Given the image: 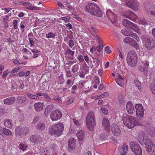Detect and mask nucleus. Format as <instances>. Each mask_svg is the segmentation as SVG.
I'll return each mask as SVG.
<instances>
[{"mask_svg": "<svg viewBox=\"0 0 155 155\" xmlns=\"http://www.w3.org/2000/svg\"><path fill=\"white\" fill-rule=\"evenodd\" d=\"M122 120L124 125L129 128H133L136 125H142V124L140 123L138 120L126 114L123 115Z\"/></svg>", "mask_w": 155, "mask_h": 155, "instance_id": "f257e3e1", "label": "nucleus"}, {"mask_svg": "<svg viewBox=\"0 0 155 155\" xmlns=\"http://www.w3.org/2000/svg\"><path fill=\"white\" fill-rule=\"evenodd\" d=\"M144 137L143 139L145 145L147 152L151 155L155 154V144L153 143L151 140L148 138L147 135L143 133Z\"/></svg>", "mask_w": 155, "mask_h": 155, "instance_id": "f03ea898", "label": "nucleus"}, {"mask_svg": "<svg viewBox=\"0 0 155 155\" xmlns=\"http://www.w3.org/2000/svg\"><path fill=\"white\" fill-rule=\"evenodd\" d=\"M64 128L63 124L61 123H59L51 126L49 128V131L51 135L59 137L62 134Z\"/></svg>", "mask_w": 155, "mask_h": 155, "instance_id": "7ed1b4c3", "label": "nucleus"}, {"mask_svg": "<svg viewBox=\"0 0 155 155\" xmlns=\"http://www.w3.org/2000/svg\"><path fill=\"white\" fill-rule=\"evenodd\" d=\"M85 11L89 12L92 15L100 17L102 15V12L98 5L92 3H89L85 7Z\"/></svg>", "mask_w": 155, "mask_h": 155, "instance_id": "20e7f679", "label": "nucleus"}, {"mask_svg": "<svg viewBox=\"0 0 155 155\" xmlns=\"http://www.w3.org/2000/svg\"><path fill=\"white\" fill-rule=\"evenodd\" d=\"M141 38L143 44L147 49L150 50L154 48L155 40L153 38L143 35Z\"/></svg>", "mask_w": 155, "mask_h": 155, "instance_id": "39448f33", "label": "nucleus"}, {"mask_svg": "<svg viewBox=\"0 0 155 155\" xmlns=\"http://www.w3.org/2000/svg\"><path fill=\"white\" fill-rule=\"evenodd\" d=\"M130 147L132 151L136 155H141L142 151L139 144L131 142L130 143Z\"/></svg>", "mask_w": 155, "mask_h": 155, "instance_id": "423d86ee", "label": "nucleus"}, {"mask_svg": "<svg viewBox=\"0 0 155 155\" xmlns=\"http://www.w3.org/2000/svg\"><path fill=\"white\" fill-rule=\"evenodd\" d=\"M29 132V129L26 127H18L15 129L16 134L20 136H24Z\"/></svg>", "mask_w": 155, "mask_h": 155, "instance_id": "0eeeda50", "label": "nucleus"}, {"mask_svg": "<svg viewBox=\"0 0 155 155\" xmlns=\"http://www.w3.org/2000/svg\"><path fill=\"white\" fill-rule=\"evenodd\" d=\"M62 116L61 112L58 110H56L51 112L50 117L52 121H57L60 119Z\"/></svg>", "mask_w": 155, "mask_h": 155, "instance_id": "6e6552de", "label": "nucleus"}, {"mask_svg": "<svg viewBox=\"0 0 155 155\" xmlns=\"http://www.w3.org/2000/svg\"><path fill=\"white\" fill-rule=\"evenodd\" d=\"M135 108L136 109V114L137 115L143 117L144 109L141 104H137L135 105Z\"/></svg>", "mask_w": 155, "mask_h": 155, "instance_id": "1a4fd4ad", "label": "nucleus"}, {"mask_svg": "<svg viewBox=\"0 0 155 155\" xmlns=\"http://www.w3.org/2000/svg\"><path fill=\"white\" fill-rule=\"evenodd\" d=\"M112 132L114 135L118 136L120 134L121 131L119 127L115 124H112L111 126Z\"/></svg>", "mask_w": 155, "mask_h": 155, "instance_id": "9d476101", "label": "nucleus"}, {"mask_svg": "<svg viewBox=\"0 0 155 155\" xmlns=\"http://www.w3.org/2000/svg\"><path fill=\"white\" fill-rule=\"evenodd\" d=\"M74 51H72L68 47H67L65 50L64 54L66 57L69 58L71 60L74 59Z\"/></svg>", "mask_w": 155, "mask_h": 155, "instance_id": "9b49d317", "label": "nucleus"}, {"mask_svg": "<svg viewBox=\"0 0 155 155\" xmlns=\"http://www.w3.org/2000/svg\"><path fill=\"white\" fill-rule=\"evenodd\" d=\"M102 126L107 132L110 130V123L108 120L105 118H103L102 121Z\"/></svg>", "mask_w": 155, "mask_h": 155, "instance_id": "f8f14e48", "label": "nucleus"}, {"mask_svg": "<svg viewBox=\"0 0 155 155\" xmlns=\"http://www.w3.org/2000/svg\"><path fill=\"white\" fill-rule=\"evenodd\" d=\"M86 125L88 129L93 130L96 126V120H86Z\"/></svg>", "mask_w": 155, "mask_h": 155, "instance_id": "ddd939ff", "label": "nucleus"}, {"mask_svg": "<svg viewBox=\"0 0 155 155\" xmlns=\"http://www.w3.org/2000/svg\"><path fill=\"white\" fill-rule=\"evenodd\" d=\"M123 25L127 28H133L135 26V24L126 19H124L122 22Z\"/></svg>", "mask_w": 155, "mask_h": 155, "instance_id": "4468645a", "label": "nucleus"}, {"mask_svg": "<svg viewBox=\"0 0 155 155\" xmlns=\"http://www.w3.org/2000/svg\"><path fill=\"white\" fill-rule=\"evenodd\" d=\"M126 109L127 112L129 114H132L134 110V107L133 104L130 101L127 102L126 106Z\"/></svg>", "mask_w": 155, "mask_h": 155, "instance_id": "2eb2a0df", "label": "nucleus"}, {"mask_svg": "<svg viewBox=\"0 0 155 155\" xmlns=\"http://www.w3.org/2000/svg\"><path fill=\"white\" fill-rule=\"evenodd\" d=\"M15 101V97H11L5 99L3 101V102L5 104L9 105L12 104Z\"/></svg>", "mask_w": 155, "mask_h": 155, "instance_id": "dca6fc26", "label": "nucleus"}, {"mask_svg": "<svg viewBox=\"0 0 155 155\" xmlns=\"http://www.w3.org/2000/svg\"><path fill=\"white\" fill-rule=\"evenodd\" d=\"M127 61L128 64L131 67H134L136 66L137 62V59H133L132 58H127Z\"/></svg>", "mask_w": 155, "mask_h": 155, "instance_id": "f3484780", "label": "nucleus"}, {"mask_svg": "<svg viewBox=\"0 0 155 155\" xmlns=\"http://www.w3.org/2000/svg\"><path fill=\"white\" fill-rule=\"evenodd\" d=\"M128 149V147L127 145H122L120 150V155H125Z\"/></svg>", "mask_w": 155, "mask_h": 155, "instance_id": "a211bd4d", "label": "nucleus"}, {"mask_svg": "<svg viewBox=\"0 0 155 155\" xmlns=\"http://www.w3.org/2000/svg\"><path fill=\"white\" fill-rule=\"evenodd\" d=\"M127 58H132L133 59H137V56L136 52L134 51H129L127 54Z\"/></svg>", "mask_w": 155, "mask_h": 155, "instance_id": "6ab92c4d", "label": "nucleus"}, {"mask_svg": "<svg viewBox=\"0 0 155 155\" xmlns=\"http://www.w3.org/2000/svg\"><path fill=\"white\" fill-rule=\"evenodd\" d=\"M41 138L38 136L34 135L30 138V141L33 143H36L39 142Z\"/></svg>", "mask_w": 155, "mask_h": 155, "instance_id": "aec40b11", "label": "nucleus"}, {"mask_svg": "<svg viewBox=\"0 0 155 155\" xmlns=\"http://www.w3.org/2000/svg\"><path fill=\"white\" fill-rule=\"evenodd\" d=\"M34 107L37 111H39L41 110L43 108V103L39 102L35 103L34 104Z\"/></svg>", "mask_w": 155, "mask_h": 155, "instance_id": "412c9836", "label": "nucleus"}, {"mask_svg": "<svg viewBox=\"0 0 155 155\" xmlns=\"http://www.w3.org/2000/svg\"><path fill=\"white\" fill-rule=\"evenodd\" d=\"M77 136L79 141H81L84 137V133L83 130H81L77 134Z\"/></svg>", "mask_w": 155, "mask_h": 155, "instance_id": "4be33fe9", "label": "nucleus"}, {"mask_svg": "<svg viewBox=\"0 0 155 155\" xmlns=\"http://www.w3.org/2000/svg\"><path fill=\"white\" fill-rule=\"evenodd\" d=\"M27 100L26 97L24 96H18L17 97L18 102L20 104H22L25 102Z\"/></svg>", "mask_w": 155, "mask_h": 155, "instance_id": "5701e85b", "label": "nucleus"}, {"mask_svg": "<svg viewBox=\"0 0 155 155\" xmlns=\"http://www.w3.org/2000/svg\"><path fill=\"white\" fill-rule=\"evenodd\" d=\"M96 120L94 113L92 111H90L87 114L86 118V120Z\"/></svg>", "mask_w": 155, "mask_h": 155, "instance_id": "b1692460", "label": "nucleus"}, {"mask_svg": "<svg viewBox=\"0 0 155 155\" xmlns=\"http://www.w3.org/2000/svg\"><path fill=\"white\" fill-rule=\"evenodd\" d=\"M69 147L71 149L74 148L75 147V141L72 137L70 138L68 141Z\"/></svg>", "mask_w": 155, "mask_h": 155, "instance_id": "393cba45", "label": "nucleus"}, {"mask_svg": "<svg viewBox=\"0 0 155 155\" xmlns=\"http://www.w3.org/2000/svg\"><path fill=\"white\" fill-rule=\"evenodd\" d=\"M26 95L28 98L34 100H39L40 99V97L38 96H37L36 95H34L31 93H27Z\"/></svg>", "mask_w": 155, "mask_h": 155, "instance_id": "a878e982", "label": "nucleus"}, {"mask_svg": "<svg viewBox=\"0 0 155 155\" xmlns=\"http://www.w3.org/2000/svg\"><path fill=\"white\" fill-rule=\"evenodd\" d=\"M36 128L39 130H43L45 129V125L43 123H38L36 126Z\"/></svg>", "mask_w": 155, "mask_h": 155, "instance_id": "bb28decb", "label": "nucleus"}, {"mask_svg": "<svg viewBox=\"0 0 155 155\" xmlns=\"http://www.w3.org/2000/svg\"><path fill=\"white\" fill-rule=\"evenodd\" d=\"M21 68V67H16L13 69L11 71L10 75L11 77L17 75L16 73L18 72L19 70Z\"/></svg>", "mask_w": 155, "mask_h": 155, "instance_id": "cd10ccee", "label": "nucleus"}, {"mask_svg": "<svg viewBox=\"0 0 155 155\" xmlns=\"http://www.w3.org/2000/svg\"><path fill=\"white\" fill-rule=\"evenodd\" d=\"M57 34L56 32H54L53 31H51L46 35V37L48 38H54L57 36Z\"/></svg>", "mask_w": 155, "mask_h": 155, "instance_id": "c85d7f7f", "label": "nucleus"}, {"mask_svg": "<svg viewBox=\"0 0 155 155\" xmlns=\"http://www.w3.org/2000/svg\"><path fill=\"white\" fill-rule=\"evenodd\" d=\"M129 44L130 45L133 46L134 48L137 49H138L139 48V45L138 44L137 41L133 38H132L130 41Z\"/></svg>", "mask_w": 155, "mask_h": 155, "instance_id": "c756f323", "label": "nucleus"}, {"mask_svg": "<svg viewBox=\"0 0 155 155\" xmlns=\"http://www.w3.org/2000/svg\"><path fill=\"white\" fill-rule=\"evenodd\" d=\"M4 124L5 127L10 128L12 127V124L9 120H5L4 122Z\"/></svg>", "mask_w": 155, "mask_h": 155, "instance_id": "7c9ffc66", "label": "nucleus"}, {"mask_svg": "<svg viewBox=\"0 0 155 155\" xmlns=\"http://www.w3.org/2000/svg\"><path fill=\"white\" fill-rule=\"evenodd\" d=\"M3 135L5 134L6 136H11L12 134L11 131L8 129L3 128Z\"/></svg>", "mask_w": 155, "mask_h": 155, "instance_id": "2f4dec72", "label": "nucleus"}, {"mask_svg": "<svg viewBox=\"0 0 155 155\" xmlns=\"http://www.w3.org/2000/svg\"><path fill=\"white\" fill-rule=\"evenodd\" d=\"M139 69L140 71L141 72H144L145 74H147L148 71L147 68H146V67H145L143 65L141 64L139 67Z\"/></svg>", "mask_w": 155, "mask_h": 155, "instance_id": "473e14b6", "label": "nucleus"}, {"mask_svg": "<svg viewBox=\"0 0 155 155\" xmlns=\"http://www.w3.org/2000/svg\"><path fill=\"white\" fill-rule=\"evenodd\" d=\"M109 94L107 92H104L102 94L97 96L96 99H100L106 97L108 96Z\"/></svg>", "mask_w": 155, "mask_h": 155, "instance_id": "72a5a7b5", "label": "nucleus"}, {"mask_svg": "<svg viewBox=\"0 0 155 155\" xmlns=\"http://www.w3.org/2000/svg\"><path fill=\"white\" fill-rule=\"evenodd\" d=\"M106 13L108 17L110 19H113L115 16V15L109 10L107 11Z\"/></svg>", "mask_w": 155, "mask_h": 155, "instance_id": "f704fd0d", "label": "nucleus"}, {"mask_svg": "<svg viewBox=\"0 0 155 155\" xmlns=\"http://www.w3.org/2000/svg\"><path fill=\"white\" fill-rule=\"evenodd\" d=\"M51 110V106L48 105L46 107L45 110V116L48 115L50 113Z\"/></svg>", "mask_w": 155, "mask_h": 155, "instance_id": "c9c22d12", "label": "nucleus"}, {"mask_svg": "<svg viewBox=\"0 0 155 155\" xmlns=\"http://www.w3.org/2000/svg\"><path fill=\"white\" fill-rule=\"evenodd\" d=\"M18 147L22 151L26 150L27 148V145L23 143H20Z\"/></svg>", "mask_w": 155, "mask_h": 155, "instance_id": "e433bc0d", "label": "nucleus"}, {"mask_svg": "<svg viewBox=\"0 0 155 155\" xmlns=\"http://www.w3.org/2000/svg\"><path fill=\"white\" fill-rule=\"evenodd\" d=\"M142 64L145 67H146V68H148L149 66V62L147 60H144L143 59H142Z\"/></svg>", "mask_w": 155, "mask_h": 155, "instance_id": "4c0bfd02", "label": "nucleus"}, {"mask_svg": "<svg viewBox=\"0 0 155 155\" xmlns=\"http://www.w3.org/2000/svg\"><path fill=\"white\" fill-rule=\"evenodd\" d=\"M77 89L78 87L76 85H73L71 87V93L73 94H76L77 93L76 91L77 90Z\"/></svg>", "mask_w": 155, "mask_h": 155, "instance_id": "58836bf2", "label": "nucleus"}, {"mask_svg": "<svg viewBox=\"0 0 155 155\" xmlns=\"http://www.w3.org/2000/svg\"><path fill=\"white\" fill-rule=\"evenodd\" d=\"M134 82L136 87H137L138 89L139 90L141 89V86L140 82L138 80H136L134 81Z\"/></svg>", "mask_w": 155, "mask_h": 155, "instance_id": "ea45409f", "label": "nucleus"}, {"mask_svg": "<svg viewBox=\"0 0 155 155\" xmlns=\"http://www.w3.org/2000/svg\"><path fill=\"white\" fill-rule=\"evenodd\" d=\"M148 132L152 136L155 135V128L152 127H150L149 128Z\"/></svg>", "mask_w": 155, "mask_h": 155, "instance_id": "a19ab883", "label": "nucleus"}, {"mask_svg": "<svg viewBox=\"0 0 155 155\" xmlns=\"http://www.w3.org/2000/svg\"><path fill=\"white\" fill-rule=\"evenodd\" d=\"M78 66L77 64H75L72 67V71L74 73L78 71Z\"/></svg>", "mask_w": 155, "mask_h": 155, "instance_id": "79ce46f5", "label": "nucleus"}, {"mask_svg": "<svg viewBox=\"0 0 155 155\" xmlns=\"http://www.w3.org/2000/svg\"><path fill=\"white\" fill-rule=\"evenodd\" d=\"M115 81L117 84L120 86L123 87L124 86V84L123 82L121 81L120 79L118 78H116L115 79Z\"/></svg>", "mask_w": 155, "mask_h": 155, "instance_id": "37998d69", "label": "nucleus"}, {"mask_svg": "<svg viewBox=\"0 0 155 155\" xmlns=\"http://www.w3.org/2000/svg\"><path fill=\"white\" fill-rule=\"evenodd\" d=\"M101 110L102 112L105 115H107L108 114L107 109L104 107H101Z\"/></svg>", "mask_w": 155, "mask_h": 155, "instance_id": "c03bdc74", "label": "nucleus"}, {"mask_svg": "<svg viewBox=\"0 0 155 155\" xmlns=\"http://www.w3.org/2000/svg\"><path fill=\"white\" fill-rule=\"evenodd\" d=\"M121 33L125 36H130V33L126 29H123L121 31Z\"/></svg>", "mask_w": 155, "mask_h": 155, "instance_id": "a18cd8bd", "label": "nucleus"}, {"mask_svg": "<svg viewBox=\"0 0 155 155\" xmlns=\"http://www.w3.org/2000/svg\"><path fill=\"white\" fill-rule=\"evenodd\" d=\"M14 29V30L17 29V25L18 24V20L16 19L14 20L13 21Z\"/></svg>", "mask_w": 155, "mask_h": 155, "instance_id": "49530a36", "label": "nucleus"}, {"mask_svg": "<svg viewBox=\"0 0 155 155\" xmlns=\"http://www.w3.org/2000/svg\"><path fill=\"white\" fill-rule=\"evenodd\" d=\"M150 89L154 95H155V83L150 86Z\"/></svg>", "mask_w": 155, "mask_h": 155, "instance_id": "de8ad7c7", "label": "nucleus"}, {"mask_svg": "<svg viewBox=\"0 0 155 155\" xmlns=\"http://www.w3.org/2000/svg\"><path fill=\"white\" fill-rule=\"evenodd\" d=\"M130 36H132V37L135 38L136 40L139 41H140V38H139L137 36V35L135 33H132V34L130 33Z\"/></svg>", "mask_w": 155, "mask_h": 155, "instance_id": "09e8293b", "label": "nucleus"}, {"mask_svg": "<svg viewBox=\"0 0 155 155\" xmlns=\"http://www.w3.org/2000/svg\"><path fill=\"white\" fill-rule=\"evenodd\" d=\"M25 21H22L20 24V28L22 29H23V30L22 31H24V29L25 28Z\"/></svg>", "mask_w": 155, "mask_h": 155, "instance_id": "8fccbe9b", "label": "nucleus"}, {"mask_svg": "<svg viewBox=\"0 0 155 155\" xmlns=\"http://www.w3.org/2000/svg\"><path fill=\"white\" fill-rule=\"evenodd\" d=\"M10 69H8L6 70H5L4 71L3 73V75L2 76V77L3 78L4 77H6L8 74L10 73Z\"/></svg>", "mask_w": 155, "mask_h": 155, "instance_id": "3c124183", "label": "nucleus"}, {"mask_svg": "<svg viewBox=\"0 0 155 155\" xmlns=\"http://www.w3.org/2000/svg\"><path fill=\"white\" fill-rule=\"evenodd\" d=\"M44 96L45 98L48 101H51V98L49 97L48 94L46 92L44 93Z\"/></svg>", "mask_w": 155, "mask_h": 155, "instance_id": "603ef678", "label": "nucleus"}, {"mask_svg": "<svg viewBox=\"0 0 155 155\" xmlns=\"http://www.w3.org/2000/svg\"><path fill=\"white\" fill-rule=\"evenodd\" d=\"M74 100V98L72 97H71L66 102V104L68 105H69L73 103Z\"/></svg>", "mask_w": 155, "mask_h": 155, "instance_id": "864d4df0", "label": "nucleus"}, {"mask_svg": "<svg viewBox=\"0 0 155 155\" xmlns=\"http://www.w3.org/2000/svg\"><path fill=\"white\" fill-rule=\"evenodd\" d=\"M66 76L68 78H70L71 76V73L70 70H67L65 71Z\"/></svg>", "mask_w": 155, "mask_h": 155, "instance_id": "5fc2aeb1", "label": "nucleus"}, {"mask_svg": "<svg viewBox=\"0 0 155 155\" xmlns=\"http://www.w3.org/2000/svg\"><path fill=\"white\" fill-rule=\"evenodd\" d=\"M139 22L140 24L143 25H147L148 24L146 20H145L144 19H140Z\"/></svg>", "mask_w": 155, "mask_h": 155, "instance_id": "6e6d98bb", "label": "nucleus"}, {"mask_svg": "<svg viewBox=\"0 0 155 155\" xmlns=\"http://www.w3.org/2000/svg\"><path fill=\"white\" fill-rule=\"evenodd\" d=\"M132 39V38L129 37H127L124 39V41L125 42L129 44Z\"/></svg>", "mask_w": 155, "mask_h": 155, "instance_id": "4d7b16f0", "label": "nucleus"}, {"mask_svg": "<svg viewBox=\"0 0 155 155\" xmlns=\"http://www.w3.org/2000/svg\"><path fill=\"white\" fill-rule=\"evenodd\" d=\"M127 0H126L125 1H124V0H122V1L125 2L126 5L127 6H128V7H129L130 8H131L132 7H133V5H132V3L128 2H127Z\"/></svg>", "mask_w": 155, "mask_h": 155, "instance_id": "13d9d810", "label": "nucleus"}, {"mask_svg": "<svg viewBox=\"0 0 155 155\" xmlns=\"http://www.w3.org/2000/svg\"><path fill=\"white\" fill-rule=\"evenodd\" d=\"M69 47L71 48L74 46V44L73 40L71 39L70 40L69 43L68 44Z\"/></svg>", "mask_w": 155, "mask_h": 155, "instance_id": "bf43d9fd", "label": "nucleus"}, {"mask_svg": "<svg viewBox=\"0 0 155 155\" xmlns=\"http://www.w3.org/2000/svg\"><path fill=\"white\" fill-rule=\"evenodd\" d=\"M85 83V82L84 81H83L82 80H80L79 82V84L80 85L79 87L80 88L83 87Z\"/></svg>", "mask_w": 155, "mask_h": 155, "instance_id": "052dcab7", "label": "nucleus"}, {"mask_svg": "<svg viewBox=\"0 0 155 155\" xmlns=\"http://www.w3.org/2000/svg\"><path fill=\"white\" fill-rule=\"evenodd\" d=\"M107 136L103 134H101L100 136V138L102 140H105L107 139Z\"/></svg>", "mask_w": 155, "mask_h": 155, "instance_id": "680f3d73", "label": "nucleus"}, {"mask_svg": "<svg viewBox=\"0 0 155 155\" xmlns=\"http://www.w3.org/2000/svg\"><path fill=\"white\" fill-rule=\"evenodd\" d=\"M73 121L74 124L77 126H80L81 125V123L76 119H74L73 120Z\"/></svg>", "mask_w": 155, "mask_h": 155, "instance_id": "e2e57ef3", "label": "nucleus"}, {"mask_svg": "<svg viewBox=\"0 0 155 155\" xmlns=\"http://www.w3.org/2000/svg\"><path fill=\"white\" fill-rule=\"evenodd\" d=\"M105 51L106 53L108 54L110 53L111 52V51L110 50V48L109 46H107L105 47Z\"/></svg>", "mask_w": 155, "mask_h": 155, "instance_id": "0e129e2a", "label": "nucleus"}, {"mask_svg": "<svg viewBox=\"0 0 155 155\" xmlns=\"http://www.w3.org/2000/svg\"><path fill=\"white\" fill-rule=\"evenodd\" d=\"M61 97L58 96H54V97L53 100L57 102H59L60 100L61 99Z\"/></svg>", "mask_w": 155, "mask_h": 155, "instance_id": "69168bd1", "label": "nucleus"}, {"mask_svg": "<svg viewBox=\"0 0 155 155\" xmlns=\"http://www.w3.org/2000/svg\"><path fill=\"white\" fill-rule=\"evenodd\" d=\"M77 58L79 61L80 62H82L84 61L83 56L82 55H78L77 57Z\"/></svg>", "mask_w": 155, "mask_h": 155, "instance_id": "338daca9", "label": "nucleus"}, {"mask_svg": "<svg viewBox=\"0 0 155 155\" xmlns=\"http://www.w3.org/2000/svg\"><path fill=\"white\" fill-rule=\"evenodd\" d=\"M39 118L38 117H35L32 122V124H35L39 120Z\"/></svg>", "mask_w": 155, "mask_h": 155, "instance_id": "774afa93", "label": "nucleus"}]
</instances>
